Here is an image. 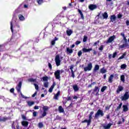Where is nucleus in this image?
<instances>
[{
	"instance_id": "1",
	"label": "nucleus",
	"mask_w": 129,
	"mask_h": 129,
	"mask_svg": "<svg viewBox=\"0 0 129 129\" xmlns=\"http://www.w3.org/2000/svg\"><path fill=\"white\" fill-rule=\"evenodd\" d=\"M22 88V82H20L18 86L16 87V89L18 91V92H20V95L23 97V98L27 99V97L25 96L22 93V92H21V88Z\"/></svg>"
},
{
	"instance_id": "2",
	"label": "nucleus",
	"mask_w": 129,
	"mask_h": 129,
	"mask_svg": "<svg viewBox=\"0 0 129 129\" xmlns=\"http://www.w3.org/2000/svg\"><path fill=\"white\" fill-rule=\"evenodd\" d=\"M63 72H64V71H63V70H57L56 71H55L54 72V76L56 79H60V73H63Z\"/></svg>"
},
{
	"instance_id": "3",
	"label": "nucleus",
	"mask_w": 129,
	"mask_h": 129,
	"mask_svg": "<svg viewBox=\"0 0 129 129\" xmlns=\"http://www.w3.org/2000/svg\"><path fill=\"white\" fill-rule=\"evenodd\" d=\"M55 61L56 66H60V64H61V60H60V56H59V55L55 56Z\"/></svg>"
},
{
	"instance_id": "4",
	"label": "nucleus",
	"mask_w": 129,
	"mask_h": 129,
	"mask_svg": "<svg viewBox=\"0 0 129 129\" xmlns=\"http://www.w3.org/2000/svg\"><path fill=\"white\" fill-rule=\"evenodd\" d=\"M99 115H100L101 116H103V115H104V113H103V111L99 109L96 113L95 115V117H98V116H99Z\"/></svg>"
},
{
	"instance_id": "5",
	"label": "nucleus",
	"mask_w": 129,
	"mask_h": 129,
	"mask_svg": "<svg viewBox=\"0 0 129 129\" xmlns=\"http://www.w3.org/2000/svg\"><path fill=\"white\" fill-rule=\"evenodd\" d=\"M92 69V63H90L88 64L87 67L84 68V70L85 72L87 71H90Z\"/></svg>"
},
{
	"instance_id": "6",
	"label": "nucleus",
	"mask_w": 129,
	"mask_h": 129,
	"mask_svg": "<svg viewBox=\"0 0 129 129\" xmlns=\"http://www.w3.org/2000/svg\"><path fill=\"white\" fill-rule=\"evenodd\" d=\"M128 98H129V94H128V92H127L125 93V94H124V96L121 97V100H124V101L127 100Z\"/></svg>"
},
{
	"instance_id": "7",
	"label": "nucleus",
	"mask_w": 129,
	"mask_h": 129,
	"mask_svg": "<svg viewBox=\"0 0 129 129\" xmlns=\"http://www.w3.org/2000/svg\"><path fill=\"white\" fill-rule=\"evenodd\" d=\"M115 38H116L115 35H113L112 36H110L106 42L107 44H108V43H111V42H113V41L114 40V39H115Z\"/></svg>"
},
{
	"instance_id": "8",
	"label": "nucleus",
	"mask_w": 129,
	"mask_h": 129,
	"mask_svg": "<svg viewBox=\"0 0 129 129\" xmlns=\"http://www.w3.org/2000/svg\"><path fill=\"white\" fill-rule=\"evenodd\" d=\"M99 90H100V89H99V88L98 87L96 86V87L94 88V90H93V91H94V93H96V96L99 95Z\"/></svg>"
},
{
	"instance_id": "9",
	"label": "nucleus",
	"mask_w": 129,
	"mask_h": 129,
	"mask_svg": "<svg viewBox=\"0 0 129 129\" xmlns=\"http://www.w3.org/2000/svg\"><path fill=\"white\" fill-rule=\"evenodd\" d=\"M55 85H56V83L53 82L52 86L50 87V88L48 90V92H50V93H51V92L53 91V89H54V88L55 87Z\"/></svg>"
},
{
	"instance_id": "10",
	"label": "nucleus",
	"mask_w": 129,
	"mask_h": 129,
	"mask_svg": "<svg viewBox=\"0 0 129 129\" xmlns=\"http://www.w3.org/2000/svg\"><path fill=\"white\" fill-rule=\"evenodd\" d=\"M21 124L23 126H25V127H27L28 125H29V122L27 121H23L21 122Z\"/></svg>"
},
{
	"instance_id": "11",
	"label": "nucleus",
	"mask_w": 129,
	"mask_h": 129,
	"mask_svg": "<svg viewBox=\"0 0 129 129\" xmlns=\"http://www.w3.org/2000/svg\"><path fill=\"white\" fill-rule=\"evenodd\" d=\"M60 93L61 92H60V91H58L57 93L54 95V96L53 97L54 99L58 100V97H59V95H60Z\"/></svg>"
},
{
	"instance_id": "12",
	"label": "nucleus",
	"mask_w": 129,
	"mask_h": 129,
	"mask_svg": "<svg viewBox=\"0 0 129 129\" xmlns=\"http://www.w3.org/2000/svg\"><path fill=\"white\" fill-rule=\"evenodd\" d=\"M96 8H97V6L94 5H91L89 6V9L91 11H93V10H95V9H96Z\"/></svg>"
},
{
	"instance_id": "13",
	"label": "nucleus",
	"mask_w": 129,
	"mask_h": 129,
	"mask_svg": "<svg viewBox=\"0 0 129 129\" xmlns=\"http://www.w3.org/2000/svg\"><path fill=\"white\" fill-rule=\"evenodd\" d=\"M122 90H123V87L121 86H118L116 92L117 93H119V92H120V91H122Z\"/></svg>"
},
{
	"instance_id": "14",
	"label": "nucleus",
	"mask_w": 129,
	"mask_h": 129,
	"mask_svg": "<svg viewBox=\"0 0 129 129\" xmlns=\"http://www.w3.org/2000/svg\"><path fill=\"white\" fill-rule=\"evenodd\" d=\"M82 51L84 52V53H87V52H90V51H92V48L87 49L84 48L82 49Z\"/></svg>"
},
{
	"instance_id": "15",
	"label": "nucleus",
	"mask_w": 129,
	"mask_h": 129,
	"mask_svg": "<svg viewBox=\"0 0 129 129\" xmlns=\"http://www.w3.org/2000/svg\"><path fill=\"white\" fill-rule=\"evenodd\" d=\"M73 53V49L69 48V47L67 48V54H72Z\"/></svg>"
},
{
	"instance_id": "16",
	"label": "nucleus",
	"mask_w": 129,
	"mask_h": 129,
	"mask_svg": "<svg viewBox=\"0 0 129 129\" xmlns=\"http://www.w3.org/2000/svg\"><path fill=\"white\" fill-rule=\"evenodd\" d=\"M84 122H87L88 123V125H89V124H90V123L91 122V120L90 118H89L88 120L85 119L84 121H82V123H84Z\"/></svg>"
},
{
	"instance_id": "17",
	"label": "nucleus",
	"mask_w": 129,
	"mask_h": 129,
	"mask_svg": "<svg viewBox=\"0 0 129 129\" xmlns=\"http://www.w3.org/2000/svg\"><path fill=\"white\" fill-rule=\"evenodd\" d=\"M102 17H103V19H105V20H107V18H108V15L107 14V13L105 12L104 13L102 14Z\"/></svg>"
},
{
	"instance_id": "18",
	"label": "nucleus",
	"mask_w": 129,
	"mask_h": 129,
	"mask_svg": "<svg viewBox=\"0 0 129 129\" xmlns=\"http://www.w3.org/2000/svg\"><path fill=\"white\" fill-rule=\"evenodd\" d=\"M116 19V17L115 16V15L111 16L110 20H111V22H112V23H113V22H114V21H115Z\"/></svg>"
},
{
	"instance_id": "19",
	"label": "nucleus",
	"mask_w": 129,
	"mask_h": 129,
	"mask_svg": "<svg viewBox=\"0 0 129 129\" xmlns=\"http://www.w3.org/2000/svg\"><path fill=\"white\" fill-rule=\"evenodd\" d=\"M112 124L111 123H108L107 125H103V128L105 129H109L111 126Z\"/></svg>"
},
{
	"instance_id": "20",
	"label": "nucleus",
	"mask_w": 129,
	"mask_h": 129,
	"mask_svg": "<svg viewBox=\"0 0 129 129\" xmlns=\"http://www.w3.org/2000/svg\"><path fill=\"white\" fill-rule=\"evenodd\" d=\"M113 75H111L109 78L108 81L109 83H112V79H113Z\"/></svg>"
},
{
	"instance_id": "21",
	"label": "nucleus",
	"mask_w": 129,
	"mask_h": 129,
	"mask_svg": "<svg viewBox=\"0 0 129 129\" xmlns=\"http://www.w3.org/2000/svg\"><path fill=\"white\" fill-rule=\"evenodd\" d=\"M98 70H99V66L98 64H96L94 69V72H96V71Z\"/></svg>"
},
{
	"instance_id": "22",
	"label": "nucleus",
	"mask_w": 129,
	"mask_h": 129,
	"mask_svg": "<svg viewBox=\"0 0 129 129\" xmlns=\"http://www.w3.org/2000/svg\"><path fill=\"white\" fill-rule=\"evenodd\" d=\"M107 72V71L104 68H103L100 70V73H102V74H104V73H106Z\"/></svg>"
},
{
	"instance_id": "23",
	"label": "nucleus",
	"mask_w": 129,
	"mask_h": 129,
	"mask_svg": "<svg viewBox=\"0 0 129 129\" xmlns=\"http://www.w3.org/2000/svg\"><path fill=\"white\" fill-rule=\"evenodd\" d=\"M72 33H73V32L71 30H67V34L68 36H71Z\"/></svg>"
},
{
	"instance_id": "24",
	"label": "nucleus",
	"mask_w": 129,
	"mask_h": 129,
	"mask_svg": "<svg viewBox=\"0 0 129 129\" xmlns=\"http://www.w3.org/2000/svg\"><path fill=\"white\" fill-rule=\"evenodd\" d=\"M123 111H127L128 110V108H127V106L125 105H123Z\"/></svg>"
},
{
	"instance_id": "25",
	"label": "nucleus",
	"mask_w": 129,
	"mask_h": 129,
	"mask_svg": "<svg viewBox=\"0 0 129 129\" xmlns=\"http://www.w3.org/2000/svg\"><path fill=\"white\" fill-rule=\"evenodd\" d=\"M18 17H19V20H20V21H25V17L24 16H23V15H19Z\"/></svg>"
},
{
	"instance_id": "26",
	"label": "nucleus",
	"mask_w": 129,
	"mask_h": 129,
	"mask_svg": "<svg viewBox=\"0 0 129 129\" xmlns=\"http://www.w3.org/2000/svg\"><path fill=\"white\" fill-rule=\"evenodd\" d=\"M46 115H47V112L46 111H43V112L41 116H40V118H43V117H44V116H46Z\"/></svg>"
},
{
	"instance_id": "27",
	"label": "nucleus",
	"mask_w": 129,
	"mask_h": 129,
	"mask_svg": "<svg viewBox=\"0 0 129 129\" xmlns=\"http://www.w3.org/2000/svg\"><path fill=\"white\" fill-rule=\"evenodd\" d=\"M73 68H74V65H72L70 67V69L71 71V73L74 74V72H75L76 71H75L74 72L73 71Z\"/></svg>"
},
{
	"instance_id": "28",
	"label": "nucleus",
	"mask_w": 129,
	"mask_h": 129,
	"mask_svg": "<svg viewBox=\"0 0 129 129\" xmlns=\"http://www.w3.org/2000/svg\"><path fill=\"white\" fill-rule=\"evenodd\" d=\"M58 111L59 112H64V109L61 107V106H59L58 107Z\"/></svg>"
},
{
	"instance_id": "29",
	"label": "nucleus",
	"mask_w": 129,
	"mask_h": 129,
	"mask_svg": "<svg viewBox=\"0 0 129 129\" xmlns=\"http://www.w3.org/2000/svg\"><path fill=\"white\" fill-rule=\"evenodd\" d=\"M73 89H74V90H75V91H78V90L79 89L78 88V86H77V85L73 86Z\"/></svg>"
},
{
	"instance_id": "30",
	"label": "nucleus",
	"mask_w": 129,
	"mask_h": 129,
	"mask_svg": "<svg viewBox=\"0 0 129 129\" xmlns=\"http://www.w3.org/2000/svg\"><path fill=\"white\" fill-rule=\"evenodd\" d=\"M27 103L29 106H32V105H33V104H34L35 102L33 101H28Z\"/></svg>"
},
{
	"instance_id": "31",
	"label": "nucleus",
	"mask_w": 129,
	"mask_h": 129,
	"mask_svg": "<svg viewBox=\"0 0 129 129\" xmlns=\"http://www.w3.org/2000/svg\"><path fill=\"white\" fill-rule=\"evenodd\" d=\"M120 80L122 82L124 83V81H125V80H124V75H121L120 76Z\"/></svg>"
},
{
	"instance_id": "32",
	"label": "nucleus",
	"mask_w": 129,
	"mask_h": 129,
	"mask_svg": "<svg viewBox=\"0 0 129 129\" xmlns=\"http://www.w3.org/2000/svg\"><path fill=\"white\" fill-rule=\"evenodd\" d=\"M8 119H9V118H8L6 117H4L2 118H0V121H6V120H8Z\"/></svg>"
},
{
	"instance_id": "33",
	"label": "nucleus",
	"mask_w": 129,
	"mask_h": 129,
	"mask_svg": "<svg viewBox=\"0 0 129 129\" xmlns=\"http://www.w3.org/2000/svg\"><path fill=\"white\" fill-rule=\"evenodd\" d=\"M48 109H49V107L47 106H44L43 107V111H47V110H48Z\"/></svg>"
},
{
	"instance_id": "34",
	"label": "nucleus",
	"mask_w": 129,
	"mask_h": 129,
	"mask_svg": "<svg viewBox=\"0 0 129 129\" xmlns=\"http://www.w3.org/2000/svg\"><path fill=\"white\" fill-rule=\"evenodd\" d=\"M93 113H94V112L92 111V112H90V113L89 115V118L90 119H91H91H92V114H93Z\"/></svg>"
},
{
	"instance_id": "35",
	"label": "nucleus",
	"mask_w": 129,
	"mask_h": 129,
	"mask_svg": "<svg viewBox=\"0 0 129 129\" xmlns=\"http://www.w3.org/2000/svg\"><path fill=\"white\" fill-rule=\"evenodd\" d=\"M106 88H107V87L106 86H103L101 89V92H104V91L106 89Z\"/></svg>"
},
{
	"instance_id": "36",
	"label": "nucleus",
	"mask_w": 129,
	"mask_h": 129,
	"mask_svg": "<svg viewBox=\"0 0 129 129\" xmlns=\"http://www.w3.org/2000/svg\"><path fill=\"white\" fill-rule=\"evenodd\" d=\"M121 69H125L126 68V64H123L120 67Z\"/></svg>"
},
{
	"instance_id": "37",
	"label": "nucleus",
	"mask_w": 129,
	"mask_h": 129,
	"mask_svg": "<svg viewBox=\"0 0 129 129\" xmlns=\"http://www.w3.org/2000/svg\"><path fill=\"white\" fill-rule=\"evenodd\" d=\"M122 106V103H121L119 106L117 107L116 110H119L120 108H121V106Z\"/></svg>"
},
{
	"instance_id": "38",
	"label": "nucleus",
	"mask_w": 129,
	"mask_h": 129,
	"mask_svg": "<svg viewBox=\"0 0 129 129\" xmlns=\"http://www.w3.org/2000/svg\"><path fill=\"white\" fill-rule=\"evenodd\" d=\"M29 82H36V79H29L28 80Z\"/></svg>"
},
{
	"instance_id": "39",
	"label": "nucleus",
	"mask_w": 129,
	"mask_h": 129,
	"mask_svg": "<svg viewBox=\"0 0 129 129\" xmlns=\"http://www.w3.org/2000/svg\"><path fill=\"white\" fill-rule=\"evenodd\" d=\"M38 126L40 128H42V127H43V126H44V125L42 124V122H40L38 123Z\"/></svg>"
},
{
	"instance_id": "40",
	"label": "nucleus",
	"mask_w": 129,
	"mask_h": 129,
	"mask_svg": "<svg viewBox=\"0 0 129 129\" xmlns=\"http://www.w3.org/2000/svg\"><path fill=\"white\" fill-rule=\"evenodd\" d=\"M43 81H48V77H43L42 78Z\"/></svg>"
},
{
	"instance_id": "41",
	"label": "nucleus",
	"mask_w": 129,
	"mask_h": 129,
	"mask_svg": "<svg viewBox=\"0 0 129 129\" xmlns=\"http://www.w3.org/2000/svg\"><path fill=\"white\" fill-rule=\"evenodd\" d=\"M48 84H49V83H48V82H45L44 83V87H46V88H48Z\"/></svg>"
},
{
	"instance_id": "42",
	"label": "nucleus",
	"mask_w": 129,
	"mask_h": 129,
	"mask_svg": "<svg viewBox=\"0 0 129 129\" xmlns=\"http://www.w3.org/2000/svg\"><path fill=\"white\" fill-rule=\"evenodd\" d=\"M34 85L35 86V89L36 90H39V86L37 84H34Z\"/></svg>"
},
{
	"instance_id": "43",
	"label": "nucleus",
	"mask_w": 129,
	"mask_h": 129,
	"mask_svg": "<svg viewBox=\"0 0 129 129\" xmlns=\"http://www.w3.org/2000/svg\"><path fill=\"white\" fill-rule=\"evenodd\" d=\"M37 3H38V5H41L43 4V0H37Z\"/></svg>"
},
{
	"instance_id": "44",
	"label": "nucleus",
	"mask_w": 129,
	"mask_h": 129,
	"mask_svg": "<svg viewBox=\"0 0 129 129\" xmlns=\"http://www.w3.org/2000/svg\"><path fill=\"white\" fill-rule=\"evenodd\" d=\"M13 21H11V30L12 33L14 32V30L13 29Z\"/></svg>"
},
{
	"instance_id": "45",
	"label": "nucleus",
	"mask_w": 129,
	"mask_h": 129,
	"mask_svg": "<svg viewBox=\"0 0 129 129\" xmlns=\"http://www.w3.org/2000/svg\"><path fill=\"white\" fill-rule=\"evenodd\" d=\"M124 56H125V54H123L121 56L119 57L118 60H120L121 59H123L124 58Z\"/></svg>"
},
{
	"instance_id": "46",
	"label": "nucleus",
	"mask_w": 129,
	"mask_h": 129,
	"mask_svg": "<svg viewBox=\"0 0 129 129\" xmlns=\"http://www.w3.org/2000/svg\"><path fill=\"white\" fill-rule=\"evenodd\" d=\"M117 18L118 19H121L122 18V15L121 14L119 13L117 15Z\"/></svg>"
},
{
	"instance_id": "47",
	"label": "nucleus",
	"mask_w": 129,
	"mask_h": 129,
	"mask_svg": "<svg viewBox=\"0 0 129 129\" xmlns=\"http://www.w3.org/2000/svg\"><path fill=\"white\" fill-rule=\"evenodd\" d=\"M127 46V44L126 43L124 44H122L120 45V48H124L125 47H126Z\"/></svg>"
},
{
	"instance_id": "48",
	"label": "nucleus",
	"mask_w": 129,
	"mask_h": 129,
	"mask_svg": "<svg viewBox=\"0 0 129 129\" xmlns=\"http://www.w3.org/2000/svg\"><path fill=\"white\" fill-rule=\"evenodd\" d=\"M116 55H117V52H115L112 55V58H115V57L116 56Z\"/></svg>"
},
{
	"instance_id": "49",
	"label": "nucleus",
	"mask_w": 129,
	"mask_h": 129,
	"mask_svg": "<svg viewBox=\"0 0 129 129\" xmlns=\"http://www.w3.org/2000/svg\"><path fill=\"white\" fill-rule=\"evenodd\" d=\"M37 114H38V112L34 111L33 112V116L34 117L37 116Z\"/></svg>"
},
{
	"instance_id": "50",
	"label": "nucleus",
	"mask_w": 129,
	"mask_h": 129,
	"mask_svg": "<svg viewBox=\"0 0 129 129\" xmlns=\"http://www.w3.org/2000/svg\"><path fill=\"white\" fill-rule=\"evenodd\" d=\"M81 55H82V51H79L78 53V56H79V57H80Z\"/></svg>"
},
{
	"instance_id": "51",
	"label": "nucleus",
	"mask_w": 129,
	"mask_h": 129,
	"mask_svg": "<svg viewBox=\"0 0 129 129\" xmlns=\"http://www.w3.org/2000/svg\"><path fill=\"white\" fill-rule=\"evenodd\" d=\"M99 50H100V51H102V50H103V45H101L100 46V47L99 48Z\"/></svg>"
},
{
	"instance_id": "52",
	"label": "nucleus",
	"mask_w": 129,
	"mask_h": 129,
	"mask_svg": "<svg viewBox=\"0 0 129 129\" xmlns=\"http://www.w3.org/2000/svg\"><path fill=\"white\" fill-rule=\"evenodd\" d=\"M83 41V42H86L87 41V37L85 36L84 37Z\"/></svg>"
},
{
	"instance_id": "53",
	"label": "nucleus",
	"mask_w": 129,
	"mask_h": 129,
	"mask_svg": "<svg viewBox=\"0 0 129 129\" xmlns=\"http://www.w3.org/2000/svg\"><path fill=\"white\" fill-rule=\"evenodd\" d=\"M99 42H100L99 40H98L97 41H96L94 43L93 46H96L97 44H99Z\"/></svg>"
},
{
	"instance_id": "54",
	"label": "nucleus",
	"mask_w": 129,
	"mask_h": 129,
	"mask_svg": "<svg viewBox=\"0 0 129 129\" xmlns=\"http://www.w3.org/2000/svg\"><path fill=\"white\" fill-rule=\"evenodd\" d=\"M48 67L50 70H52V64H51V63H48Z\"/></svg>"
},
{
	"instance_id": "55",
	"label": "nucleus",
	"mask_w": 129,
	"mask_h": 129,
	"mask_svg": "<svg viewBox=\"0 0 129 129\" xmlns=\"http://www.w3.org/2000/svg\"><path fill=\"white\" fill-rule=\"evenodd\" d=\"M123 39L125 43H127V39H126V38L125 37H123Z\"/></svg>"
},
{
	"instance_id": "56",
	"label": "nucleus",
	"mask_w": 129,
	"mask_h": 129,
	"mask_svg": "<svg viewBox=\"0 0 129 129\" xmlns=\"http://www.w3.org/2000/svg\"><path fill=\"white\" fill-rule=\"evenodd\" d=\"M55 40H52L51 41V45H52V46H54V45H55Z\"/></svg>"
},
{
	"instance_id": "57",
	"label": "nucleus",
	"mask_w": 129,
	"mask_h": 129,
	"mask_svg": "<svg viewBox=\"0 0 129 129\" xmlns=\"http://www.w3.org/2000/svg\"><path fill=\"white\" fill-rule=\"evenodd\" d=\"M22 117L23 119H24V120H26V116L22 115Z\"/></svg>"
},
{
	"instance_id": "58",
	"label": "nucleus",
	"mask_w": 129,
	"mask_h": 129,
	"mask_svg": "<svg viewBox=\"0 0 129 129\" xmlns=\"http://www.w3.org/2000/svg\"><path fill=\"white\" fill-rule=\"evenodd\" d=\"M15 91V89L14 88H12L10 90V92H11L12 93H13V92Z\"/></svg>"
},
{
	"instance_id": "59",
	"label": "nucleus",
	"mask_w": 129,
	"mask_h": 129,
	"mask_svg": "<svg viewBox=\"0 0 129 129\" xmlns=\"http://www.w3.org/2000/svg\"><path fill=\"white\" fill-rule=\"evenodd\" d=\"M37 95V92H35L33 95H32V97H35Z\"/></svg>"
},
{
	"instance_id": "60",
	"label": "nucleus",
	"mask_w": 129,
	"mask_h": 129,
	"mask_svg": "<svg viewBox=\"0 0 129 129\" xmlns=\"http://www.w3.org/2000/svg\"><path fill=\"white\" fill-rule=\"evenodd\" d=\"M80 43H81V42L77 41L76 42V45H79V44H80Z\"/></svg>"
},
{
	"instance_id": "61",
	"label": "nucleus",
	"mask_w": 129,
	"mask_h": 129,
	"mask_svg": "<svg viewBox=\"0 0 129 129\" xmlns=\"http://www.w3.org/2000/svg\"><path fill=\"white\" fill-rule=\"evenodd\" d=\"M78 12H79V14H80V15H82V14H83L82 12L81 11V10L78 9Z\"/></svg>"
},
{
	"instance_id": "62",
	"label": "nucleus",
	"mask_w": 129,
	"mask_h": 129,
	"mask_svg": "<svg viewBox=\"0 0 129 129\" xmlns=\"http://www.w3.org/2000/svg\"><path fill=\"white\" fill-rule=\"evenodd\" d=\"M120 35H121V36H122V37L123 38H124V37H125V36L124 35V33H121L120 34Z\"/></svg>"
},
{
	"instance_id": "63",
	"label": "nucleus",
	"mask_w": 129,
	"mask_h": 129,
	"mask_svg": "<svg viewBox=\"0 0 129 129\" xmlns=\"http://www.w3.org/2000/svg\"><path fill=\"white\" fill-rule=\"evenodd\" d=\"M126 24L127 26H129V21L128 20H127L126 21Z\"/></svg>"
},
{
	"instance_id": "64",
	"label": "nucleus",
	"mask_w": 129,
	"mask_h": 129,
	"mask_svg": "<svg viewBox=\"0 0 129 129\" xmlns=\"http://www.w3.org/2000/svg\"><path fill=\"white\" fill-rule=\"evenodd\" d=\"M38 108H39V106H35L34 107V109H38Z\"/></svg>"
}]
</instances>
